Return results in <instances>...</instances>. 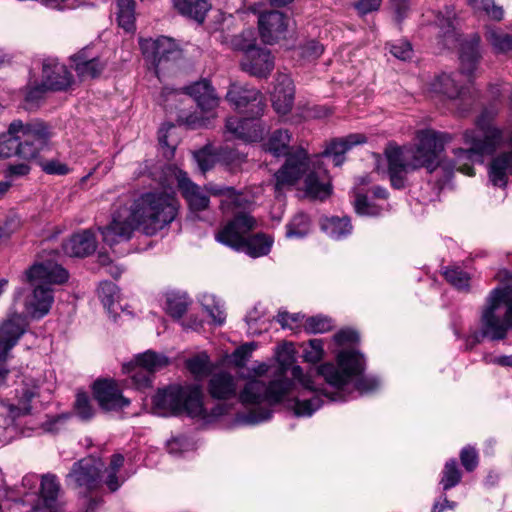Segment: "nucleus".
Returning a JSON list of instances; mask_svg holds the SVG:
<instances>
[{"instance_id": "obj_44", "label": "nucleus", "mask_w": 512, "mask_h": 512, "mask_svg": "<svg viewBox=\"0 0 512 512\" xmlns=\"http://www.w3.org/2000/svg\"><path fill=\"white\" fill-rule=\"evenodd\" d=\"M124 464V456L122 454H114L111 457L109 468L105 470V484L110 489V491H116L120 486L121 482L117 477V472Z\"/></svg>"}, {"instance_id": "obj_8", "label": "nucleus", "mask_w": 512, "mask_h": 512, "mask_svg": "<svg viewBox=\"0 0 512 512\" xmlns=\"http://www.w3.org/2000/svg\"><path fill=\"white\" fill-rule=\"evenodd\" d=\"M435 24L440 29L438 34L439 44L447 49L459 48L461 73L468 77L473 76L481 59L480 37L473 34L469 39L462 40V35L457 29L454 10L449 7H446L445 13L437 12Z\"/></svg>"}, {"instance_id": "obj_35", "label": "nucleus", "mask_w": 512, "mask_h": 512, "mask_svg": "<svg viewBox=\"0 0 512 512\" xmlns=\"http://www.w3.org/2000/svg\"><path fill=\"white\" fill-rule=\"evenodd\" d=\"M485 38L496 53L512 52V35L496 27H487Z\"/></svg>"}, {"instance_id": "obj_56", "label": "nucleus", "mask_w": 512, "mask_h": 512, "mask_svg": "<svg viewBox=\"0 0 512 512\" xmlns=\"http://www.w3.org/2000/svg\"><path fill=\"white\" fill-rule=\"evenodd\" d=\"M75 411L82 420H89L93 416L94 412L86 393L77 394L75 401Z\"/></svg>"}, {"instance_id": "obj_41", "label": "nucleus", "mask_w": 512, "mask_h": 512, "mask_svg": "<svg viewBox=\"0 0 512 512\" xmlns=\"http://www.w3.org/2000/svg\"><path fill=\"white\" fill-rule=\"evenodd\" d=\"M60 491V484L57 477L53 474H47L42 477L41 497L47 507H52Z\"/></svg>"}, {"instance_id": "obj_59", "label": "nucleus", "mask_w": 512, "mask_h": 512, "mask_svg": "<svg viewBox=\"0 0 512 512\" xmlns=\"http://www.w3.org/2000/svg\"><path fill=\"white\" fill-rule=\"evenodd\" d=\"M460 459L463 467L469 472L473 471L478 465L477 452L470 446L462 449L460 453Z\"/></svg>"}, {"instance_id": "obj_53", "label": "nucleus", "mask_w": 512, "mask_h": 512, "mask_svg": "<svg viewBox=\"0 0 512 512\" xmlns=\"http://www.w3.org/2000/svg\"><path fill=\"white\" fill-rule=\"evenodd\" d=\"M472 5L477 9H482L493 20L500 21L504 16L502 7L493 3V0H483L480 4L478 0H471Z\"/></svg>"}, {"instance_id": "obj_14", "label": "nucleus", "mask_w": 512, "mask_h": 512, "mask_svg": "<svg viewBox=\"0 0 512 512\" xmlns=\"http://www.w3.org/2000/svg\"><path fill=\"white\" fill-rule=\"evenodd\" d=\"M226 100L240 113L253 118L263 115L265 101L261 92L253 87L232 83L225 96Z\"/></svg>"}, {"instance_id": "obj_34", "label": "nucleus", "mask_w": 512, "mask_h": 512, "mask_svg": "<svg viewBox=\"0 0 512 512\" xmlns=\"http://www.w3.org/2000/svg\"><path fill=\"white\" fill-rule=\"evenodd\" d=\"M165 311L173 318H181L187 311L190 300L186 293L170 291L165 295Z\"/></svg>"}, {"instance_id": "obj_16", "label": "nucleus", "mask_w": 512, "mask_h": 512, "mask_svg": "<svg viewBox=\"0 0 512 512\" xmlns=\"http://www.w3.org/2000/svg\"><path fill=\"white\" fill-rule=\"evenodd\" d=\"M29 326L27 315L13 313L0 323V361H5Z\"/></svg>"}, {"instance_id": "obj_60", "label": "nucleus", "mask_w": 512, "mask_h": 512, "mask_svg": "<svg viewBox=\"0 0 512 512\" xmlns=\"http://www.w3.org/2000/svg\"><path fill=\"white\" fill-rule=\"evenodd\" d=\"M194 159L196 160L201 172L205 173L213 168L215 159L214 157L204 150H200L194 153Z\"/></svg>"}, {"instance_id": "obj_31", "label": "nucleus", "mask_w": 512, "mask_h": 512, "mask_svg": "<svg viewBox=\"0 0 512 512\" xmlns=\"http://www.w3.org/2000/svg\"><path fill=\"white\" fill-rule=\"evenodd\" d=\"M71 59L77 75L83 80L98 77L104 69V64L96 57L90 58L86 50L78 52Z\"/></svg>"}, {"instance_id": "obj_55", "label": "nucleus", "mask_w": 512, "mask_h": 512, "mask_svg": "<svg viewBox=\"0 0 512 512\" xmlns=\"http://www.w3.org/2000/svg\"><path fill=\"white\" fill-rule=\"evenodd\" d=\"M98 295L104 306L110 307L117 297V286L110 281H104L98 288Z\"/></svg>"}, {"instance_id": "obj_58", "label": "nucleus", "mask_w": 512, "mask_h": 512, "mask_svg": "<svg viewBox=\"0 0 512 512\" xmlns=\"http://www.w3.org/2000/svg\"><path fill=\"white\" fill-rule=\"evenodd\" d=\"M272 411L268 407H259L252 409L249 413L243 416V422L246 424H258L268 420L271 417Z\"/></svg>"}, {"instance_id": "obj_27", "label": "nucleus", "mask_w": 512, "mask_h": 512, "mask_svg": "<svg viewBox=\"0 0 512 512\" xmlns=\"http://www.w3.org/2000/svg\"><path fill=\"white\" fill-rule=\"evenodd\" d=\"M236 378L225 371L211 375L208 382V392L215 399H229L237 394Z\"/></svg>"}, {"instance_id": "obj_50", "label": "nucleus", "mask_w": 512, "mask_h": 512, "mask_svg": "<svg viewBox=\"0 0 512 512\" xmlns=\"http://www.w3.org/2000/svg\"><path fill=\"white\" fill-rule=\"evenodd\" d=\"M323 357V341L312 339L303 350V358L306 362L317 363Z\"/></svg>"}, {"instance_id": "obj_13", "label": "nucleus", "mask_w": 512, "mask_h": 512, "mask_svg": "<svg viewBox=\"0 0 512 512\" xmlns=\"http://www.w3.org/2000/svg\"><path fill=\"white\" fill-rule=\"evenodd\" d=\"M103 464L94 458H83L75 462L66 476L67 486L86 494L97 489L101 484Z\"/></svg>"}, {"instance_id": "obj_20", "label": "nucleus", "mask_w": 512, "mask_h": 512, "mask_svg": "<svg viewBox=\"0 0 512 512\" xmlns=\"http://www.w3.org/2000/svg\"><path fill=\"white\" fill-rule=\"evenodd\" d=\"M94 397L104 410H117L128 406L130 401L122 396L116 383L110 380H98L93 385Z\"/></svg>"}, {"instance_id": "obj_64", "label": "nucleus", "mask_w": 512, "mask_h": 512, "mask_svg": "<svg viewBox=\"0 0 512 512\" xmlns=\"http://www.w3.org/2000/svg\"><path fill=\"white\" fill-rule=\"evenodd\" d=\"M358 333L352 329H342L334 335V340L339 345L357 342Z\"/></svg>"}, {"instance_id": "obj_37", "label": "nucleus", "mask_w": 512, "mask_h": 512, "mask_svg": "<svg viewBox=\"0 0 512 512\" xmlns=\"http://www.w3.org/2000/svg\"><path fill=\"white\" fill-rule=\"evenodd\" d=\"M322 229L331 238L339 240L351 233L352 226L348 218L332 217L322 222Z\"/></svg>"}, {"instance_id": "obj_23", "label": "nucleus", "mask_w": 512, "mask_h": 512, "mask_svg": "<svg viewBox=\"0 0 512 512\" xmlns=\"http://www.w3.org/2000/svg\"><path fill=\"white\" fill-rule=\"evenodd\" d=\"M257 119L247 115L242 119L231 117L226 120L225 127L234 138L245 142H256L262 139L264 132Z\"/></svg>"}, {"instance_id": "obj_22", "label": "nucleus", "mask_w": 512, "mask_h": 512, "mask_svg": "<svg viewBox=\"0 0 512 512\" xmlns=\"http://www.w3.org/2000/svg\"><path fill=\"white\" fill-rule=\"evenodd\" d=\"M43 85L52 91L67 89L72 83V75L66 66L56 59L47 58L42 66Z\"/></svg>"}, {"instance_id": "obj_46", "label": "nucleus", "mask_w": 512, "mask_h": 512, "mask_svg": "<svg viewBox=\"0 0 512 512\" xmlns=\"http://www.w3.org/2000/svg\"><path fill=\"white\" fill-rule=\"evenodd\" d=\"M461 481V472L457 467L456 460L451 459L446 462L442 472V478L440 483L443 486V490L447 491L455 487Z\"/></svg>"}, {"instance_id": "obj_38", "label": "nucleus", "mask_w": 512, "mask_h": 512, "mask_svg": "<svg viewBox=\"0 0 512 512\" xmlns=\"http://www.w3.org/2000/svg\"><path fill=\"white\" fill-rule=\"evenodd\" d=\"M305 188L307 194L319 200H324L330 195L331 186L320 180V176L317 172H310L305 179Z\"/></svg>"}, {"instance_id": "obj_62", "label": "nucleus", "mask_w": 512, "mask_h": 512, "mask_svg": "<svg viewBox=\"0 0 512 512\" xmlns=\"http://www.w3.org/2000/svg\"><path fill=\"white\" fill-rule=\"evenodd\" d=\"M31 168L27 162L8 165L5 176L6 178L23 177L29 174Z\"/></svg>"}, {"instance_id": "obj_30", "label": "nucleus", "mask_w": 512, "mask_h": 512, "mask_svg": "<svg viewBox=\"0 0 512 512\" xmlns=\"http://www.w3.org/2000/svg\"><path fill=\"white\" fill-rule=\"evenodd\" d=\"M494 304L498 307L497 315L503 322L505 328V338L508 331L512 329V287H496L491 290Z\"/></svg>"}, {"instance_id": "obj_28", "label": "nucleus", "mask_w": 512, "mask_h": 512, "mask_svg": "<svg viewBox=\"0 0 512 512\" xmlns=\"http://www.w3.org/2000/svg\"><path fill=\"white\" fill-rule=\"evenodd\" d=\"M366 142L363 134H350L344 138L331 141L323 152V156L330 157L335 166H340L344 162V154L353 146Z\"/></svg>"}, {"instance_id": "obj_48", "label": "nucleus", "mask_w": 512, "mask_h": 512, "mask_svg": "<svg viewBox=\"0 0 512 512\" xmlns=\"http://www.w3.org/2000/svg\"><path fill=\"white\" fill-rule=\"evenodd\" d=\"M123 369L126 370L127 373H131V380L136 388H145L151 384L153 374L145 369L133 363L125 365Z\"/></svg>"}, {"instance_id": "obj_33", "label": "nucleus", "mask_w": 512, "mask_h": 512, "mask_svg": "<svg viewBox=\"0 0 512 512\" xmlns=\"http://www.w3.org/2000/svg\"><path fill=\"white\" fill-rule=\"evenodd\" d=\"M175 9L183 16L192 18L199 23L205 19L211 5L207 0H172Z\"/></svg>"}, {"instance_id": "obj_24", "label": "nucleus", "mask_w": 512, "mask_h": 512, "mask_svg": "<svg viewBox=\"0 0 512 512\" xmlns=\"http://www.w3.org/2000/svg\"><path fill=\"white\" fill-rule=\"evenodd\" d=\"M458 74L441 73L429 84L430 91L448 100L463 98L466 88L459 83Z\"/></svg>"}, {"instance_id": "obj_9", "label": "nucleus", "mask_w": 512, "mask_h": 512, "mask_svg": "<svg viewBox=\"0 0 512 512\" xmlns=\"http://www.w3.org/2000/svg\"><path fill=\"white\" fill-rule=\"evenodd\" d=\"M293 363L290 354L280 360V373L268 385L263 381L252 379L248 381L239 393V400L244 405H259L265 403L272 406L285 400L293 389V382L285 376L289 366Z\"/></svg>"}, {"instance_id": "obj_2", "label": "nucleus", "mask_w": 512, "mask_h": 512, "mask_svg": "<svg viewBox=\"0 0 512 512\" xmlns=\"http://www.w3.org/2000/svg\"><path fill=\"white\" fill-rule=\"evenodd\" d=\"M364 368L365 361L359 352L353 350L339 352L336 364L325 363L317 369L318 374L335 389L332 393L325 391L323 395L330 401H346L348 395L354 390L360 394H368L377 390L380 386L379 380L375 377L363 376ZM292 376L308 393H311L310 397L293 400L294 414L296 416H311L323 404L322 392L315 388L309 376L303 374L300 366L292 368Z\"/></svg>"}, {"instance_id": "obj_7", "label": "nucleus", "mask_w": 512, "mask_h": 512, "mask_svg": "<svg viewBox=\"0 0 512 512\" xmlns=\"http://www.w3.org/2000/svg\"><path fill=\"white\" fill-rule=\"evenodd\" d=\"M292 136L288 130L274 131L266 143V150L276 157L286 156L284 165L275 174V191L293 186L309 168V158L303 148L291 145Z\"/></svg>"}, {"instance_id": "obj_51", "label": "nucleus", "mask_w": 512, "mask_h": 512, "mask_svg": "<svg viewBox=\"0 0 512 512\" xmlns=\"http://www.w3.org/2000/svg\"><path fill=\"white\" fill-rule=\"evenodd\" d=\"M355 210L360 215L376 216L380 213V208L369 202L366 195L357 193L354 201Z\"/></svg>"}, {"instance_id": "obj_4", "label": "nucleus", "mask_w": 512, "mask_h": 512, "mask_svg": "<svg viewBox=\"0 0 512 512\" xmlns=\"http://www.w3.org/2000/svg\"><path fill=\"white\" fill-rule=\"evenodd\" d=\"M51 136V127L42 120L26 123L14 120L7 132L0 135V158L15 155L25 161L32 160L48 146Z\"/></svg>"}, {"instance_id": "obj_25", "label": "nucleus", "mask_w": 512, "mask_h": 512, "mask_svg": "<svg viewBox=\"0 0 512 512\" xmlns=\"http://www.w3.org/2000/svg\"><path fill=\"white\" fill-rule=\"evenodd\" d=\"M294 102V85L291 78L286 74H279L272 92V103L274 109L280 114H287Z\"/></svg>"}, {"instance_id": "obj_19", "label": "nucleus", "mask_w": 512, "mask_h": 512, "mask_svg": "<svg viewBox=\"0 0 512 512\" xmlns=\"http://www.w3.org/2000/svg\"><path fill=\"white\" fill-rule=\"evenodd\" d=\"M175 178L177 186L191 211L199 212L208 208L210 202L208 195L200 186L192 182L186 172L177 170Z\"/></svg>"}, {"instance_id": "obj_29", "label": "nucleus", "mask_w": 512, "mask_h": 512, "mask_svg": "<svg viewBox=\"0 0 512 512\" xmlns=\"http://www.w3.org/2000/svg\"><path fill=\"white\" fill-rule=\"evenodd\" d=\"M489 181L496 187L504 188L512 175V150L497 155L489 165Z\"/></svg>"}, {"instance_id": "obj_5", "label": "nucleus", "mask_w": 512, "mask_h": 512, "mask_svg": "<svg viewBox=\"0 0 512 512\" xmlns=\"http://www.w3.org/2000/svg\"><path fill=\"white\" fill-rule=\"evenodd\" d=\"M68 277V272L52 261L37 263L26 271L27 281L35 286L31 297L25 303L26 312L32 319L43 318L51 309L54 297L47 285L63 284Z\"/></svg>"}, {"instance_id": "obj_43", "label": "nucleus", "mask_w": 512, "mask_h": 512, "mask_svg": "<svg viewBox=\"0 0 512 512\" xmlns=\"http://www.w3.org/2000/svg\"><path fill=\"white\" fill-rule=\"evenodd\" d=\"M445 279L456 289L468 292L470 288V275L459 267H450L444 271Z\"/></svg>"}, {"instance_id": "obj_15", "label": "nucleus", "mask_w": 512, "mask_h": 512, "mask_svg": "<svg viewBox=\"0 0 512 512\" xmlns=\"http://www.w3.org/2000/svg\"><path fill=\"white\" fill-rule=\"evenodd\" d=\"M240 38L235 41V49L244 52L241 60L243 71L256 77H266L274 67V61L270 51L264 48L251 47V43H240Z\"/></svg>"}, {"instance_id": "obj_32", "label": "nucleus", "mask_w": 512, "mask_h": 512, "mask_svg": "<svg viewBox=\"0 0 512 512\" xmlns=\"http://www.w3.org/2000/svg\"><path fill=\"white\" fill-rule=\"evenodd\" d=\"M205 189L211 195L223 197L220 207L224 212L232 211L235 208H242L247 203L245 197L241 193L236 192L233 187L208 184L205 186Z\"/></svg>"}, {"instance_id": "obj_6", "label": "nucleus", "mask_w": 512, "mask_h": 512, "mask_svg": "<svg viewBox=\"0 0 512 512\" xmlns=\"http://www.w3.org/2000/svg\"><path fill=\"white\" fill-rule=\"evenodd\" d=\"M256 220L247 213H237L216 233V240L236 251L257 258L270 252L273 239L265 234L250 235L256 228Z\"/></svg>"}, {"instance_id": "obj_39", "label": "nucleus", "mask_w": 512, "mask_h": 512, "mask_svg": "<svg viewBox=\"0 0 512 512\" xmlns=\"http://www.w3.org/2000/svg\"><path fill=\"white\" fill-rule=\"evenodd\" d=\"M135 365L145 369L150 373H154L167 366L168 358L163 354H158L148 350L136 357Z\"/></svg>"}, {"instance_id": "obj_36", "label": "nucleus", "mask_w": 512, "mask_h": 512, "mask_svg": "<svg viewBox=\"0 0 512 512\" xmlns=\"http://www.w3.org/2000/svg\"><path fill=\"white\" fill-rule=\"evenodd\" d=\"M182 400L181 412H186L190 416L196 417L203 414V405L201 400V393L196 388H183L182 387Z\"/></svg>"}, {"instance_id": "obj_42", "label": "nucleus", "mask_w": 512, "mask_h": 512, "mask_svg": "<svg viewBox=\"0 0 512 512\" xmlns=\"http://www.w3.org/2000/svg\"><path fill=\"white\" fill-rule=\"evenodd\" d=\"M309 232V218L303 213L296 214L286 225L287 238H302Z\"/></svg>"}, {"instance_id": "obj_10", "label": "nucleus", "mask_w": 512, "mask_h": 512, "mask_svg": "<svg viewBox=\"0 0 512 512\" xmlns=\"http://www.w3.org/2000/svg\"><path fill=\"white\" fill-rule=\"evenodd\" d=\"M183 92L189 95L196 103L197 107L203 113L210 114L209 117H199L197 115H189L185 119V124L191 129L204 127L210 118H215V110L220 104V97L217 95L211 83L204 79L197 81L183 88Z\"/></svg>"}, {"instance_id": "obj_17", "label": "nucleus", "mask_w": 512, "mask_h": 512, "mask_svg": "<svg viewBox=\"0 0 512 512\" xmlns=\"http://www.w3.org/2000/svg\"><path fill=\"white\" fill-rule=\"evenodd\" d=\"M41 397H43V393L38 381L32 377L25 376L15 389L16 402L11 405V411H16L17 415L29 414L35 400Z\"/></svg>"}, {"instance_id": "obj_61", "label": "nucleus", "mask_w": 512, "mask_h": 512, "mask_svg": "<svg viewBox=\"0 0 512 512\" xmlns=\"http://www.w3.org/2000/svg\"><path fill=\"white\" fill-rule=\"evenodd\" d=\"M391 8L398 22H401L408 14L410 0H391Z\"/></svg>"}, {"instance_id": "obj_63", "label": "nucleus", "mask_w": 512, "mask_h": 512, "mask_svg": "<svg viewBox=\"0 0 512 512\" xmlns=\"http://www.w3.org/2000/svg\"><path fill=\"white\" fill-rule=\"evenodd\" d=\"M323 45L315 40L308 41L302 47V55L307 58H318L323 53Z\"/></svg>"}, {"instance_id": "obj_11", "label": "nucleus", "mask_w": 512, "mask_h": 512, "mask_svg": "<svg viewBox=\"0 0 512 512\" xmlns=\"http://www.w3.org/2000/svg\"><path fill=\"white\" fill-rule=\"evenodd\" d=\"M497 310L499 311L498 307L494 304V298L490 291L481 308L479 319L480 329L466 338V349H472L475 345L480 343L483 338H487L491 341L505 339L506 326L500 321Z\"/></svg>"}, {"instance_id": "obj_57", "label": "nucleus", "mask_w": 512, "mask_h": 512, "mask_svg": "<svg viewBox=\"0 0 512 512\" xmlns=\"http://www.w3.org/2000/svg\"><path fill=\"white\" fill-rule=\"evenodd\" d=\"M47 90L48 89L43 85V82L39 85L29 86L25 94L26 108L31 109L34 106H37Z\"/></svg>"}, {"instance_id": "obj_18", "label": "nucleus", "mask_w": 512, "mask_h": 512, "mask_svg": "<svg viewBox=\"0 0 512 512\" xmlns=\"http://www.w3.org/2000/svg\"><path fill=\"white\" fill-rule=\"evenodd\" d=\"M258 26L262 41L266 44H273L284 37L287 30V18L279 11L259 13Z\"/></svg>"}, {"instance_id": "obj_52", "label": "nucleus", "mask_w": 512, "mask_h": 512, "mask_svg": "<svg viewBox=\"0 0 512 512\" xmlns=\"http://www.w3.org/2000/svg\"><path fill=\"white\" fill-rule=\"evenodd\" d=\"M255 346L253 343H247V344H244L240 347H238L237 349H235V351L231 354L230 356V362L238 367V368H242L245 366L247 360L249 359V357L251 356V353L252 351L254 350Z\"/></svg>"}, {"instance_id": "obj_3", "label": "nucleus", "mask_w": 512, "mask_h": 512, "mask_svg": "<svg viewBox=\"0 0 512 512\" xmlns=\"http://www.w3.org/2000/svg\"><path fill=\"white\" fill-rule=\"evenodd\" d=\"M178 201L173 194L150 191L134 199L130 208L113 214L112 221L99 228L103 241L112 246L131 238L139 228L146 235H154L169 225L177 216Z\"/></svg>"}, {"instance_id": "obj_40", "label": "nucleus", "mask_w": 512, "mask_h": 512, "mask_svg": "<svg viewBox=\"0 0 512 512\" xmlns=\"http://www.w3.org/2000/svg\"><path fill=\"white\" fill-rule=\"evenodd\" d=\"M117 20L119 26H121L125 31L130 32L135 28L134 21V1L133 0H118L117 1Z\"/></svg>"}, {"instance_id": "obj_45", "label": "nucleus", "mask_w": 512, "mask_h": 512, "mask_svg": "<svg viewBox=\"0 0 512 512\" xmlns=\"http://www.w3.org/2000/svg\"><path fill=\"white\" fill-rule=\"evenodd\" d=\"M186 367L196 378L207 376L211 370L210 360L206 353H201L188 359Z\"/></svg>"}, {"instance_id": "obj_1", "label": "nucleus", "mask_w": 512, "mask_h": 512, "mask_svg": "<svg viewBox=\"0 0 512 512\" xmlns=\"http://www.w3.org/2000/svg\"><path fill=\"white\" fill-rule=\"evenodd\" d=\"M494 115V111H483L477 118L476 129L465 131L464 143L469 148H459L455 151V163L442 161L440 157L444 145L452 140V136L445 132L421 130L417 132L418 143L414 147H388L385 154L392 186L396 189L404 188L407 175L420 168H425L429 173L437 167L448 173L456 169L473 176L474 168L471 162L475 159L480 160L484 154L492 153L502 140L501 131L491 125Z\"/></svg>"}, {"instance_id": "obj_12", "label": "nucleus", "mask_w": 512, "mask_h": 512, "mask_svg": "<svg viewBox=\"0 0 512 512\" xmlns=\"http://www.w3.org/2000/svg\"><path fill=\"white\" fill-rule=\"evenodd\" d=\"M143 55L152 63L156 74L169 68L182 58V51L176 42L168 37L143 39L140 41Z\"/></svg>"}, {"instance_id": "obj_49", "label": "nucleus", "mask_w": 512, "mask_h": 512, "mask_svg": "<svg viewBox=\"0 0 512 512\" xmlns=\"http://www.w3.org/2000/svg\"><path fill=\"white\" fill-rule=\"evenodd\" d=\"M332 326L331 319L322 315L309 317L304 323L305 330L312 334L328 332L332 329Z\"/></svg>"}, {"instance_id": "obj_47", "label": "nucleus", "mask_w": 512, "mask_h": 512, "mask_svg": "<svg viewBox=\"0 0 512 512\" xmlns=\"http://www.w3.org/2000/svg\"><path fill=\"white\" fill-rule=\"evenodd\" d=\"M201 303L215 324L222 325L224 323L226 314L220 301H217L212 295H204Z\"/></svg>"}, {"instance_id": "obj_54", "label": "nucleus", "mask_w": 512, "mask_h": 512, "mask_svg": "<svg viewBox=\"0 0 512 512\" xmlns=\"http://www.w3.org/2000/svg\"><path fill=\"white\" fill-rule=\"evenodd\" d=\"M390 53L397 59L406 61L412 58L413 49L406 40H398L390 44Z\"/></svg>"}, {"instance_id": "obj_21", "label": "nucleus", "mask_w": 512, "mask_h": 512, "mask_svg": "<svg viewBox=\"0 0 512 512\" xmlns=\"http://www.w3.org/2000/svg\"><path fill=\"white\" fill-rule=\"evenodd\" d=\"M182 387L169 386L167 388L158 390L153 397V413L158 416H170L181 413L182 407Z\"/></svg>"}, {"instance_id": "obj_26", "label": "nucleus", "mask_w": 512, "mask_h": 512, "mask_svg": "<svg viewBox=\"0 0 512 512\" xmlns=\"http://www.w3.org/2000/svg\"><path fill=\"white\" fill-rule=\"evenodd\" d=\"M66 255L71 257H85L96 249V240L90 230H84L72 235L62 245Z\"/></svg>"}]
</instances>
